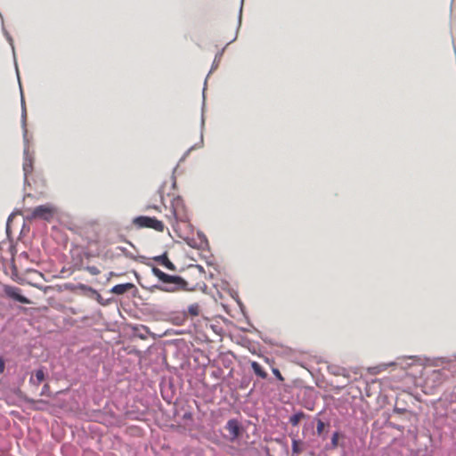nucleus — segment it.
<instances>
[{"label": "nucleus", "mask_w": 456, "mask_h": 456, "mask_svg": "<svg viewBox=\"0 0 456 456\" xmlns=\"http://www.w3.org/2000/svg\"><path fill=\"white\" fill-rule=\"evenodd\" d=\"M147 265L151 266L152 273L159 279L161 283L151 286L145 285L140 281V275L134 272L137 281L142 288L146 289L151 292H153L155 289H159L160 291L168 293H174L181 290L190 291L193 289L192 288H189L188 282L183 277L179 275L167 274L150 263Z\"/></svg>", "instance_id": "nucleus-1"}, {"label": "nucleus", "mask_w": 456, "mask_h": 456, "mask_svg": "<svg viewBox=\"0 0 456 456\" xmlns=\"http://www.w3.org/2000/svg\"><path fill=\"white\" fill-rule=\"evenodd\" d=\"M16 71L18 79L19 77V71L17 63L15 62ZM20 89V105H21V126L23 129V142H24V150H23V175H24V183L29 184L28 176L29 174L33 171V165H34V156L32 153L29 152L28 149V130H27V110H26V104L23 97V93L21 89L20 82L19 81Z\"/></svg>", "instance_id": "nucleus-2"}, {"label": "nucleus", "mask_w": 456, "mask_h": 456, "mask_svg": "<svg viewBox=\"0 0 456 456\" xmlns=\"http://www.w3.org/2000/svg\"><path fill=\"white\" fill-rule=\"evenodd\" d=\"M133 224L137 228H151L158 232H163L164 224L155 217L139 216L133 219Z\"/></svg>", "instance_id": "nucleus-3"}, {"label": "nucleus", "mask_w": 456, "mask_h": 456, "mask_svg": "<svg viewBox=\"0 0 456 456\" xmlns=\"http://www.w3.org/2000/svg\"><path fill=\"white\" fill-rule=\"evenodd\" d=\"M54 213H55V208L52 205H50V204L40 205V206L36 207L33 209L29 218L40 219V220H44V221H50L53 219Z\"/></svg>", "instance_id": "nucleus-4"}, {"label": "nucleus", "mask_w": 456, "mask_h": 456, "mask_svg": "<svg viewBox=\"0 0 456 456\" xmlns=\"http://www.w3.org/2000/svg\"><path fill=\"white\" fill-rule=\"evenodd\" d=\"M453 370L450 368H441L433 370L428 376L427 381L432 382V387L440 386L444 380H446Z\"/></svg>", "instance_id": "nucleus-5"}, {"label": "nucleus", "mask_w": 456, "mask_h": 456, "mask_svg": "<svg viewBox=\"0 0 456 456\" xmlns=\"http://www.w3.org/2000/svg\"><path fill=\"white\" fill-rule=\"evenodd\" d=\"M172 213L177 221L187 222L188 218L185 214V205L183 200L177 196L171 202Z\"/></svg>", "instance_id": "nucleus-6"}, {"label": "nucleus", "mask_w": 456, "mask_h": 456, "mask_svg": "<svg viewBox=\"0 0 456 456\" xmlns=\"http://www.w3.org/2000/svg\"><path fill=\"white\" fill-rule=\"evenodd\" d=\"M3 290L6 297L13 299L16 302L21 304H30V300L27 297L21 295V290L18 287L12 285H4Z\"/></svg>", "instance_id": "nucleus-7"}, {"label": "nucleus", "mask_w": 456, "mask_h": 456, "mask_svg": "<svg viewBox=\"0 0 456 456\" xmlns=\"http://www.w3.org/2000/svg\"><path fill=\"white\" fill-rule=\"evenodd\" d=\"M313 422L316 423L315 434L317 435V436L320 437L322 441L326 440L330 427V421H324L323 419L318 417H314Z\"/></svg>", "instance_id": "nucleus-8"}, {"label": "nucleus", "mask_w": 456, "mask_h": 456, "mask_svg": "<svg viewBox=\"0 0 456 456\" xmlns=\"http://www.w3.org/2000/svg\"><path fill=\"white\" fill-rule=\"evenodd\" d=\"M225 428L229 431L231 435V441L236 440L240 436L241 432L240 424L237 419H229L225 425Z\"/></svg>", "instance_id": "nucleus-9"}, {"label": "nucleus", "mask_w": 456, "mask_h": 456, "mask_svg": "<svg viewBox=\"0 0 456 456\" xmlns=\"http://www.w3.org/2000/svg\"><path fill=\"white\" fill-rule=\"evenodd\" d=\"M224 49H225V47H224L222 50H220L216 53L214 61L212 63L211 69L205 79L204 87H203V91H202V97H203L202 110H204V107H205V91H206L208 77L218 67L221 58L224 54Z\"/></svg>", "instance_id": "nucleus-10"}, {"label": "nucleus", "mask_w": 456, "mask_h": 456, "mask_svg": "<svg viewBox=\"0 0 456 456\" xmlns=\"http://www.w3.org/2000/svg\"><path fill=\"white\" fill-rule=\"evenodd\" d=\"M344 437H345L344 434H341L338 431H334L332 433L330 444H327L325 445V450H327V451L334 450V449L338 448V446L344 448L345 443L343 441L339 442V439L344 438Z\"/></svg>", "instance_id": "nucleus-11"}, {"label": "nucleus", "mask_w": 456, "mask_h": 456, "mask_svg": "<svg viewBox=\"0 0 456 456\" xmlns=\"http://www.w3.org/2000/svg\"><path fill=\"white\" fill-rule=\"evenodd\" d=\"M204 126H205V119H204V115L202 114L201 115V122H200V142L199 143H196L194 145H192L191 147H190L185 152L184 154L182 156V158L180 159L179 162H183L184 161V159L189 156L190 152L197 148H200L203 146V129H204Z\"/></svg>", "instance_id": "nucleus-12"}, {"label": "nucleus", "mask_w": 456, "mask_h": 456, "mask_svg": "<svg viewBox=\"0 0 456 456\" xmlns=\"http://www.w3.org/2000/svg\"><path fill=\"white\" fill-rule=\"evenodd\" d=\"M152 259L170 271L176 270L175 265L168 259L167 252H164L162 255L156 256Z\"/></svg>", "instance_id": "nucleus-13"}, {"label": "nucleus", "mask_w": 456, "mask_h": 456, "mask_svg": "<svg viewBox=\"0 0 456 456\" xmlns=\"http://www.w3.org/2000/svg\"><path fill=\"white\" fill-rule=\"evenodd\" d=\"M133 288H134V285L133 283H130V282L121 283V284L113 286L110 289V292L116 294V295H123Z\"/></svg>", "instance_id": "nucleus-14"}, {"label": "nucleus", "mask_w": 456, "mask_h": 456, "mask_svg": "<svg viewBox=\"0 0 456 456\" xmlns=\"http://www.w3.org/2000/svg\"><path fill=\"white\" fill-rule=\"evenodd\" d=\"M45 379V370L44 367H40L39 369L35 370L34 375H32L29 379V382L34 386H38Z\"/></svg>", "instance_id": "nucleus-15"}, {"label": "nucleus", "mask_w": 456, "mask_h": 456, "mask_svg": "<svg viewBox=\"0 0 456 456\" xmlns=\"http://www.w3.org/2000/svg\"><path fill=\"white\" fill-rule=\"evenodd\" d=\"M250 366L254 373L260 379H265L268 376L267 372L264 370L260 363L256 361L250 362Z\"/></svg>", "instance_id": "nucleus-16"}, {"label": "nucleus", "mask_w": 456, "mask_h": 456, "mask_svg": "<svg viewBox=\"0 0 456 456\" xmlns=\"http://www.w3.org/2000/svg\"><path fill=\"white\" fill-rule=\"evenodd\" d=\"M308 418V415H306L303 411H295L289 419V423L291 424L293 427H297L300 420Z\"/></svg>", "instance_id": "nucleus-17"}, {"label": "nucleus", "mask_w": 456, "mask_h": 456, "mask_svg": "<svg viewBox=\"0 0 456 456\" xmlns=\"http://www.w3.org/2000/svg\"><path fill=\"white\" fill-rule=\"evenodd\" d=\"M429 366L446 368L445 365L449 364L450 362L446 358H433L427 360Z\"/></svg>", "instance_id": "nucleus-18"}, {"label": "nucleus", "mask_w": 456, "mask_h": 456, "mask_svg": "<svg viewBox=\"0 0 456 456\" xmlns=\"http://www.w3.org/2000/svg\"><path fill=\"white\" fill-rule=\"evenodd\" d=\"M291 451L293 456H297L303 452L302 442L298 439L293 438L291 444Z\"/></svg>", "instance_id": "nucleus-19"}, {"label": "nucleus", "mask_w": 456, "mask_h": 456, "mask_svg": "<svg viewBox=\"0 0 456 456\" xmlns=\"http://www.w3.org/2000/svg\"><path fill=\"white\" fill-rule=\"evenodd\" d=\"M331 370V373L337 376H344L346 378H349L348 372L345 368H341L339 366H333L330 368Z\"/></svg>", "instance_id": "nucleus-20"}, {"label": "nucleus", "mask_w": 456, "mask_h": 456, "mask_svg": "<svg viewBox=\"0 0 456 456\" xmlns=\"http://www.w3.org/2000/svg\"><path fill=\"white\" fill-rule=\"evenodd\" d=\"M242 7H243V0H241V4H240V11H239V16H238V26H237V29H236V34H235V37L227 44H231L232 43L233 41L236 40L237 38V35L239 33V29L240 28V25H241V19H242Z\"/></svg>", "instance_id": "nucleus-21"}, {"label": "nucleus", "mask_w": 456, "mask_h": 456, "mask_svg": "<svg viewBox=\"0 0 456 456\" xmlns=\"http://www.w3.org/2000/svg\"><path fill=\"white\" fill-rule=\"evenodd\" d=\"M89 297H94V299L102 305H107L110 303V300L103 299V297L97 290L96 293H93L92 295H89Z\"/></svg>", "instance_id": "nucleus-22"}, {"label": "nucleus", "mask_w": 456, "mask_h": 456, "mask_svg": "<svg viewBox=\"0 0 456 456\" xmlns=\"http://www.w3.org/2000/svg\"><path fill=\"white\" fill-rule=\"evenodd\" d=\"M77 289H79L85 294L88 293L89 295H92L93 293H96V289H93L92 287H90L88 285L82 284V283H79L77 285Z\"/></svg>", "instance_id": "nucleus-23"}, {"label": "nucleus", "mask_w": 456, "mask_h": 456, "mask_svg": "<svg viewBox=\"0 0 456 456\" xmlns=\"http://www.w3.org/2000/svg\"><path fill=\"white\" fill-rule=\"evenodd\" d=\"M188 313L191 316H198L200 314V306L198 304H191L188 307Z\"/></svg>", "instance_id": "nucleus-24"}, {"label": "nucleus", "mask_w": 456, "mask_h": 456, "mask_svg": "<svg viewBox=\"0 0 456 456\" xmlns=\"http://www.w3.org/2000/svg\"><path fill=\"white\" fill-rule=\"evenodd\" d=\"M392 412L396 413V414H403V413L411 412V411H408L405 407H401L399 405V402L397 401L395 405L394 406Z\"/></svg>", "instance_id": "nucleus-25"}, {"label": "nucleus", "mask_w": 456, "mask_h": 456, "mask_svg": "<svg viewBox=\"0 0 456 456\" xmlns=\"http://www.w3.org/2000/svg\"><path fill=\"white\" fill-rule=\"evenodd\" d=\"M174 323L176 324V325H181L184 322V321L186 320V314L185 313H183L175 317H174Z\"/></svg>", "instance_id": "nucleus-26"}, {"label": "nucleus", "mask_w": 456, "mask_h": 456, "mask_svg": "<svg viewBox=\"0 0 456 456\" xmlns=\"http://www.w3.org/2000/svg\"><path fill=\"white\" fill-rule=\"evenodd\" d=\"M85 270H86L92 275H98L101 273L99 268L94 265H87L85 267Z\"/></svg>", "instance_id": "nucleus-27"}, {"label": "nucleus", "mask_w": 456, "mask_h": 456, "mask_svg": "<svg viewBox=\"0 0 456 456\" xmlns=\"http://www.w3.org/2000/svg\"><path fill=\"white\" fill-rule=\"evenodd\" d=\"M250 381H251V378L250 377H243L240 380V387L241 389H245L248 387V385L250 384Z\"/></svg>", "instance_id": "nucleus-28"}, {"label": "nucleus", "mask_w": 456, "mask_h": 456, "mask_svg": "<svg viewBox=\"0 0 456 456\" xmlns=\"http://www.w3.org/2000/svg\"><path fill=\"white\" fill-rule=\"evenodd\" d=\"M192 248L204 250V249L208 248V244L205 245L203 243V240H197V244H193Z\"/></svg>", "instance_id": "nucleus-29"}, {"label": "nucleus", "mask_w": 456, "mask_h": 456, "mask_svg": "<svg viewBox=\"0 0 456 456\" xmlns=\"http://www.w3.org/2000/svg\"><path fill=\"white\" fill-rule=\"evenodd\" d=\"M399 364H401V362H390L388 363L379 365V366L376 367V369H379L378 371H380V370L387 369V367H388V366L399 365Z\"/></svg>", "instance_id": "nucleus-30"}, {"label": "nucleus", "mask_w": 456, "mask_h": 456, "mask_svg": "<svg viewBox=\"0 0 456 456\" xmlns=\"http://www.w3.org/2000/svg\"><path fill=\"white\" fill-rule=\"evenodd\" d=\"M272 371H273V375L275 376V378L279 381H283L284 380V378L282 377L281 371L277 368H273Z\"/></svg>", "instance_id": "nucleus-31"}, {"label": "nucleus", "mask_w": 456, "mask_h": 456, "mask_svg": "<svg viewBox=\"0 0 456 456\" xmlns=\"http://www.w3.org/2000/svg\"><path fill=\"white\" fill-rule=\"evenodd\" d=\"M387 425H388V427H390V428H394V429H396V430H398V431H401V432H403V429H404V427H403V426L399 425V424H395V423H394V422H388V424H387Z\"/></svg>", "instance_id": "nucleus-32"}, {"label": "nucleus", "mask_w": 456, "mask_h": 456, "mask_svg": "<svg viewBox=\"0 0 456 456\" xmlns=\"http://www.w3.org/2000/svg\"><path fill=\"white\" fill-rule=\"evenodd\" d=\"M197 236H198V238L196 240H203V243L205 245H208V239H207L206 235L202 232L199 231L197 232Z\"/></svg>", "instance_id": "nucleus-33"}, {"label": "nucleus", "mask_w": 456, "mask_h": 456, "mask_svg": "<svg viewBox=\"0 0 456 456\" xmlns=\"http://www.w3.org/2000/svg\"><path fill=\"white\" fill-rule=\"evenodd\" d=\"M4 366H5L4 360L2 357H0V374L4 372Z\"/></svg>", "instance_id": "nucleus-34"}, {"label": "nucleus", "mask_w": 456, "mask_h": 456, "mask_svg": "<svg viewBox=\"0 0 456 456\" xmlns=\"http://www.w3.org/2000/svg\"><path fill=\"white\" fill-rule=\"evenodd\" d=\"M186 242H187V244H188L190 247H191V248H192V245H193V244H197V240H196V239H193V238H192V239H187V240H186Z\"/></svg>", "instance_id": "nucleus-35"}, {"label": "nucleus", "mask_w": 456, "mask_h": 456, "mask_svg": "<svg viewBox=\"0 0 456 456\" xmlns=\"http://www.w3.org/2000/svg\"><path fill=\"white\" fill-rule=\"evenodd\" d=\"M14 214H11L7 219V223H6V229L8 230L9 229V224L10 222L12 221V217H13Z\"/></svg>", "instance_id": "nucleus-36"}, {"label": "nucleus", "mask_w": 456, "mask_h": 456, "mask_svg": "<svg viewBox=\"0 0 456 456\" xmlns=\"http://www.w3.org/2000/svg\"><path fill=\"white\" fill-rule=\"evenodd\" d=\"M20 257H23V258H26L28 259V253L26 252V251H23L20 254Z\"/></svg>", "instance_id": "nucleus-37"}, {"label": "nucleus", "mask_w": 456, "mask_h": 456, "mask_svg": "<svg viewBox=\"0 0 456 456\" xmlns=\"http://www.w3.org/2000/svg\"><path fill=\"white\" fill-rule=\"evenodd\" d=\"M183 418H184V419H190V418H191V413H190V411H186V412L184 413V415H183Z\"/></svg>", "instance_id": "nucleus-38"}, {"label": "nucleus", "mask_w": 456, "mask_h": 456, "mask_svg": "<svg viewBox=\"0 0 456 456\" xmlns=\"http://www.w3.org/2000/svg\"><path fill=\"white\" fill-rule=\"evenodd\" d=\"M305 407L308 410H313L314 408V404L312 403L311 405L310 404H305Z\"/></svg>", "instance_id": "nucleus-39"}, {"label": "nucleus", "mask_w": 456, "mask_h": 456, "mask_svg": "<svg viewBox=\"0 0 456 456\" xmlns=\"http://www.w3.org/2000/svg\"><path fill=\"white\" fill-rule=\"evenodd\" d=\"M175 186H176L175 177L173 175L172 187H173V188H175Z\"/></svg>", "instance_id": "nucleus-40"}, {"label": "nucleus", "mask_w": 456, "mask_h": 456, "mask_svg": "<svg viewBox=\"0 0 456 456\" xmlns=\"http://www.w3.org/2000/svg\"><path fill=\"white\" fill-rule=\"evenodd\" d=\"M142 329L143 330H145L146 332H149V329H148L146 326H143V325H142Z\"/></svg>", "instance_id": "nucleus-41"}, {"label": "nucleus", "mask_w": 456, "mask_h": 456, "mask_svg": "<svg viewBox=\"0 0 456 456\" xmlns=\"http://www.w3.org/2000/svg\"><path fill=\"white\" fill-rule=\"evenodd\" d=\"M197 267L199 268V271H200V272H203V271H204V269H203V267H202V266H200V265H197Z\"/></svg>", "instance_id": "nucleus-42"}, {"label": "nucleus", "mask_w": 456, "mask_h": 456, "mask_svg": "<svg viewBox=\"0 0 456 456\" xmlns=\"http://www.w3.org/2000/svg\"><path fill=\"white\" fill-rule=\"evenodd\" d=\"M109 275H110V277H112L113 275H115V273H114L113 272H110V273H109Z\"/></svg>", "instance_id": "nucleus-43"}, {"label": "nucleus", "mask_w": 456, "mask_h": 456, "mask_svg": "<svg viewBox=\"0 0 456 456\" xmlns=\"http://www.w3.org/2000/svg\"><path fill=\"white\" fill-rule=\"evenodd\" d=\"M177 169V166L175 167H174V170H173V175L175 174V172L176 171Z\"/></svg>", "instance_id": "nucleus-44"}, {"label": "nucleus", "mask_w": 456, "mask_h": 456, "mask_svg": "<svg viewBox=\"0 0 456 456\" xmlns=\"http://www.w3.org/2000/svg\"><path fill=\"white\" fill-rule=\"evenodd\" d=\"M126 256H128L129 258H134L131 255L126 254Z\"/></svg>", "instance_id": "nucleus-45"}]
</instances>
